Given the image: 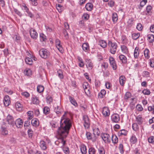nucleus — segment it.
Segmentation results:
<instances>
[{
  "label": "nucleus",
  "mask_w": 154,
  "mask_h": 154,
  "mask_svg": "<svg viewBox=\"0 0 154 154\" xmlns=\"http://www.w3.org/2000/svg\"><path fill=\"white\" fill-rule=\"evenodd\" d=\"M101 137L104 142L106 143H109L110 142V137L107 133H102Z\"/></svg>",
  "instance_id": "20e7f679"
},
{
  "label": "nucleus",
  "mask_w": 154,
  "mask_h": 154,
  "mask_svg": "<svg viewBox=\"0 0 154 154\" xmlns=\"http://www.w3.org/2000/svg\"><path fill=\"white\" fill-rule=\"evenodd\" d=\"M148 40L150 43L154 42V35L152 34H149L147 35Z\"/></svg>",
  "instance_id": "2f4dec72"
},
{
  "label": "nucleus",
  "mask_w": 154,
  "mask_h": 154,
  "mask_svg": "<svg viewBox=\"0 0 154 154\" xmlns=\"http://www.w3.org/2000/svg\"><path fill=\"white\" fill-rule=\"evenodd\" d=\"M93 5L92 4L90 3H88L85 6V8L86 10L88 11H91L93 8Z\"/></svg>",
  "instance_id": "a878e982"
},
{
  "label": "nucleus",
  "mask_w": 154,
  "mask_h": 154,
  "mask_svg": "<svg viewBox=\"0 0 154 154\" xmlns=\"http://www.w3.org/2000/svg\"><path fill=\"white\" fill-rule=\"evenodd\" d=\"M108 46L110 48V52L112 54H114L116 53L117 45L115 42H112L111 41H109Z\"/></svg>",
  "instance_id": "f03ea898"
},
{
  "label": "nucleus",
  "mask_w": 154,
  "mask_h": 154,
  "mask_svg": "<svg viewBox=\"0 0 154 154\" xmlns=\"http://www.w3.org/2000/svg\"><path fill=\"white\" fill-rule=\"evenodd\" d=\"M102 114L103 116L105 117H106L109 116L110 114V112L108 107H105L103 108Z\"/></svg>",
  "instance_id": "f8f14e48"
},
{
  "label": "nucleus",
  "mask_w": 154,
  "mask_h": 154,
  "mask_svg": "<svg viewBox=\"0 0 154 154\" xmlns=\"http://www.w3.org/2000/svg\"><path fill=\"white\" fill-rule=\"evenodd\" d=\"M83 119L84 122V126L85 128H88L90 126V122L88 116L86 115H84Z\"/></svg>",
  "instance_id": "39448f33"
},
{
  "label": "nucleus",
  "mask_w": 154,
  "mask_h": 154,
  "mask_svg": "<svg viewBox=\"0 0 154 154\" xmlns=\"http://www.w3.org/2000/svg\"><path fill=\"white\" fill-rule=\"evenodd\" d=\"M136 121L139 125H141L143 122L142 118L141 116L139 115L136 118Z\"/></svg>",
  "instance_id": "b1692460"
},
{
  "label": "nucleus",
  "mask_w": 154,
  "mask_h": 154,
  "mask_svg": "<svg viewBox=\"0 0 154 154\" xmlns=\"http://www.w3.org/2000/svg\"><path fill=\"white\" fill-rule=\"evenodd\" d=\"M125 82V77L123 75H121L119 77L120 85L122 86H123Z\"/></svg>",
  "instance_id": "5701e85b"
},
{
  "label": "nucleus",
  "mask_w": 154,
  "mask_h": 154,
  "mask_svg": "<svg viewBox=\"0 0 154 154\" xmlns=\"http://www.w3.org/2000/svg\"><path fill=\"white\" fill-rule=\"evenodd\" d=\"M132 128L133 130L135 131H137L139 130V126L136 123L133 124Z\"/></svg>",
  "instance_id": "49530a36"
},
{
  "label": "nucleus",
  "mask_w": 154,
  "mask_h": 154,
  "mask_svg": "<svg viewBox=\"0 0 154 154\" xmlns=\"http://www.w3.org/2000/svg\"><path fill=\"white\" fill-rule=\"evenodd\" d=\"M83 50L85 51H87L89 49V46L88 43H84L82 46Z\"/></svg>",
  "instance_id": "473e14b6"
},
{
  "label": "nucleus",
  "mask_w": 154,
  "mask_h": 154,
  "mask_svg": "<svg viewBox=\"0 0 154 154\" xmlns=\"http://www.w3.org/2000/svg\"><path fill=\"white\" fill-rule=\"evenodd\" d=\"M137 141V139L135 135L133 134L130 139V141L131 143L132 144H134L136 143Z\"/></svg>",
  "instance_id": "f3484780"
},
{
  "label": "nucleus",
  "mask_w": 154,
  "mask_h": 154,
  "mask_svg": "<svg viewBox=\"0 0 154 154\" xmlns=\"http://www.w3.org/2000/svg\"><path fill=\"white\" fill-rule=\"evenodd\" d=\"M80 150L82 154H86V146L84 145H82L80 146Z\"/></svg>",
  "instance_id": "f704fd0d"
},
{
  "label": "nucleus",
  "mask_w": 154,
  "mask_h": 154,
  "mask_svg": "<svg viewBox=\"0 0 154 154\" xmlns=\"http://www.w3.org/2000/svg\"><path fill=\"white\" fill-rule=\"evenodd\" d=\"M99 45L103 48H105L107 46L106 42L104 40H101L99 42Z\"/></svg>",
  "instance_id": "58836bf2"
},
{
  "label": "nucleus",
  "mask_w": 154,
  "mask_h": 154,
  "mask_svg": "<svg viewBox=\"0 0 154 154\" xmlns=\"http://www.w3.org/2000/svg\"><path fill=\"white\" fill-rule=\"evenodd\" d=\"M98 151L100 154H105V150L103 147H100L98 149Z\"/></svg>",
  "instance_id": "09e8293b"
},
{
  "label": "nucleus",
  "mask_w": 154,
  "mask_h": 154,
  "mask_svg": "<svg viewBox=\"0 0 154 154\" xmlns=\"http://www.w3.org/2000/svg\"><path fill=\"white\" fill-rule=\"evenodd\" d=\"M15 107L17 111H20L22 110L23 105L20 103L17 102L16 103Z\"/></svg>",
  "instance_id": "412c9836"
},
{
  "label": "nucleus",
  "mask_w": 154,
  "mask_h": 154,
  "mask_svg": "<svg viewBox=\"0 0 154 154\" xmlns=\"http://www.w3.org/2000/svg\"><path fill=\"white\" fill-rule=\"evenodd\" d=\"M32 100L33 104H38L39 103V100L37 97L33 96L32 97Z\"/></svg>",
  "instance_id": "72a5a7b5"
},
{
  "label": "nucleus",
  "mask_w": 154,
  "mask_h": 154,
  "mask_svg": "<svg viewBox=\"0 0 154 154\" xmlns=\"http://www.w3.org/2000/svg\"><path fill=\"white\" fill-rule=\"evenodd\" d=\"M140 34L139 33H133L132 35L133 39L134 40L137 39L140 36Z\"/></svg>",
  "instance_id": "a18cd8bd"
},
{
  "label": "nucleus",
  "mask_w": 154,
  "mask_h": 154,
  "mask_svg": "<svg viewBox=\"0 0 154 154\" xmlns=\"http://www.w3.org/2000/svg\"><path fill=\"white\" fill-rule=\"evenodd\" d=\"M24 73L25 75L27 76H30L32 75V71L31 69H26L25 70L24 72Z\"/></svg>",
  "instance_id": "4c0bfd02"
},
{
  "label": "nucleus",
  "mask_w": 154,
  "mask_h": 154,
  "mask_svg": "<svg viewBox=\"0 0 154 154\" xmlns=\"http://www.w3.org/2000/svg\"><path fill=\"white\" fill-rule=\"evenodd\" d=\"M152 8L150 5H148L146 8V11L148 14H149L151 10L152 9Z\"/></svg>",
  "instance_id": "680f3d73"
},
{
  "label": "nucleus",
  "mask_w": 154,
  "mask_h": 154,
  "mask_svg": "<svg viewBox=\"0 0 154 154\" xmlns=\"http://www.w3.org/2000/svg\"><path fill=\"white\" fill-rule=\"evenodd\" d=\"M60 136V138L58 139V140L56 141L55 142V143L57 145H59L60 144H62V146H63L65 144V141L63 139L65 137H63L61 136Z\"/></svg>",
  "instance_id": "2eb2a0df"
},
{
  "label": "nucleus",
  "mask_w": 154,
  "mask_h": 154,
  "mask_svg": "<svg viewBox=\"0 0 154 154\" xmlns=\"http://www.w3.org/2000/svg\"><path fill=\"white\" fill-rule=\"evenodd\" d=\"M86 135L88 140H91L92 135L90 132H87L86 133Z\"/></svg>",
  "instance_id": "6e6d98bb"
},
{
  "label": "nucleus",
  "mask_w": 154,
  "mask_h": 154,
  "mask_svg": "<svg viewBox=\"0 0 154 154\" xmlns=\"http://www.w3.org/2000/svg\"><path fill=\"white\" fill-rule=\"evenodd\" d=\"M142 93L145 95H149L150 94V92L149 90L146 89H144Z\"/></svg>",
  "instance_id": "864d4df0"
},
{
  "label": "nucleus",
  "mask_w": 154,
  "mask_h": 154,
  "mask_svg": "<svg viewBox=\"0 0 154 154\" xmlns=\"http://www.w3.org/2000/svg\"><path fill=\"white\" fill-rule=\"evenodd\" d=\"M47 103L50 104L52 102V97L50 96H48L46 98Z\"/></svg>",
  "instance_id": "8fccbe9b"
},
{
  "label": "nucleus",
  "mask_w": 154,
  "mask_h": 154,
  "mask_svg": "<svg viewBox=\"0 0 154 154\" xmlns=\"http://www.w3.org/2000/svg\"><path fill=\"white\" fill-rule=\"evenodd\" d=\"M50 112V108L47 106H45L43 109V113L45 115L48 114Z\"/></svg>",
  "instance_id": "c9c22d12"
},
{
  "label": "nucleus",
  "mask_w": 154,
  "mask_h": 154,
  "mask_svg": "<svg viewBox=\"0 0 154 154\" xmlns=\"http://www.w3.org/2000/svg\"><path fill=\"white\" fill-rule=\"evenodd\" d=\"M32 125L33 126H36L39 125V121L37 119H33L31 121Z\"/></svg>",
  "instance_id": "393cba45"
},
{
  "label": "nucleus",
  "mask_w": 154,
  "mask_h": 154,
  "mask_svg": "<svg viewBox=\"0 0 154 154\" xmlns=\"http://www.w3.org/2000/svg\"><path fill=\"white\" fill-rule=\"evenodd\" d=\"M137 29L139 31H141L142 29V25L141 23H138L137 26Z\"/></svg>",
  "instance_id": "338daca9"
},
{
  "label": "nucleus",
  "mask_w": 154,
  "mask_h": 154,
  "mask_svg": "<svg viewBox=\"0 0 154 154\" xmlns=\"http://www.w3.org/2000/svg\"><path fill=\"white\" fill-rule=\"evenodd\" d=\"M86 65L87 68L89 70H91L93 67V63L90 59H86L85 60Z\"/></svg>",
  "instance_id": "9d476101"
},
{
  "label": "nucleus",
  "mask_w": 154,
  "mask_h": 154,
  "mask_svg": "<svg viewBox=\"0 0 154 154\" xmlns=\"http://www.w3.org/2000/svg\"><path fill=\"white\" fill-rule=\"evenodd\" d=\"M69 99L71 103L75 106H78V104L75 99L71 96L69 97Z\"/></svg>",
  "instance_id": "cd10ccee"
},
{
  "label": "nucleus",
  "mask_w": 154,
  "mask_h": 154,
  "mask_svg": "<svg viewBox=\"0 0 154 154\" xmlns=\"http://www.w3.org/2000/svg\"><path fill=\"white\" fill-rule=\"evenodd\" d=\"M14 11L15 12L16 14H17L20 17H21L22 16V14L21 12L19 11L17 9H14Z\"/></svg>",
  "instance_id": "774afa93"
},
{
  "label": "nucleus",
  "mask_w": 154,
  "mask_h": 154,
  "mask_svg": "<svg viewBox=\"0 0 154 154\" xmlns=\"http://www.w3.org/2000/svg\"><path fill=\"white\" fill-rule=\"evenodd\" d=\"M96 150L93 147L90 148L88 150L89 154H95Z\"/></svg>",
  "instance_id": "3c124183"
},
{
  "label": "nucleus",
  "mask_w": 154,
  "mask_h": 154,
  "mask_svg": "<svg viewBox=\"0 0 154 154\" xmlns=\"http://www.w3.org/2000/svg\"><path fill=\"white\" fill-rule=\"evenodd\" d=\"M117 14L116 13H114L112 14V20L114 23H116L118 20Z\"/></svg>",
  "instance_id": "bb28decb"
},
{
  "label": "nucleus",
  "mask_w": 154,
  "mask_h": 154,
  "mask_svg": "<svg viewBox=\"0 0 154 154\" xmlns=\"http://www.w3.org/2000/svg\"><path fill=\"white\" fill-rule=\"evenodd\" d=\"M109 61L113 69L114 70H116L117 68V66L114 59L112 57H110Z\"/></svg>",
  "instance_id": "423d86ee"
},
{
  "label": "nucleus",
  "mask_w": 154,
  "mask_h": 154,
  "mask_svg": "<svg viewBox=\"0 0 154 154\" xmlns=\"http://www.w3.org/2000/svg\"><path fill=\"white\" fill-rule=\"evenodd\" d=\"M147 2V0H142L140 2V5L138 6L139 9L141 10L142 8L146 4Z\"/></svg>",
  "instance_id": "4be33fe9"
},
{
  "label": "nucleus",
  "mask_w": 154,
  "mask_h": 154,
  "mask_svg": "<svg viewBox=\"0 0 154 154\" xmlns=\"http://www.w3.org/2000/svg\"><path fill=\"white\" fill-rule=\"evenodd\" d=\"M127 134V132L126 130L125 129H122L120 130L119 132V135H126Z\"/></svg>",
  "instance_id": "c03bdc74"
},
{
  "label": "nucleus",
  "mask_w": 154,
  "mask_h": 154,
  "mask_svg": "<svg viewBox=\"0 0 154 154\" xmlns=\"http://www.w3.org/2000/svg\"><path fill=\"white\" fill-rule=\"evenodd\" d=\"M121 48L122 52L125 54H128L129 53L128 48L124 45H121Z\"/></svg>",
  "instance_id": "6ab92c4d"
},
{
  "label": "nucleus",
  "mask_w": 154,
  "mask_h": 154,
  "mask_svg": "<svg viewBox=\"0 0 154 154\" xmlns=\"http://www.w3.org/2000/svg\"><path fill=\"white\" fill-rule=\"evenodd\" d=\"M7 121L8 124L12 125L14 123L13 117L11 115H8L7 117Z\"/></svg>",
  "instance_id": "dca6fc26"
},
{
  "label": "nucleus",
  "mask_w": 154,
  "mask_h": 154,
  "mask_svg": "<svg viewBox=\"0 0 154 154\" xmlns=\"http://www.w3.org/2000/svg\"><path fill=\"white\" fill-rule=\"evenodd\" d=\"M14 123L16 127L18 128H21L23 126V122L22 120L20 119H17Z\"/></svg>",
  "instance_id": "9b49d317"
},
{
  "label": "nucleus",
  "mask_w": 154,
  "mask_h": 154,
  "mask_svg": "<svg viewBox=\"0 0 154 154\" xmlns=\"http://www.w3.org/2000/svg\"><path fill=\"white\" fill-rule=\"evenodd\" d=\"M82 18L86 20H88L89 17V15L87 14H84L82 16Z\"/></svg>",
  "instance_id": "0e129e2a"
},
{
  "label": "nucleus",
  "mask_w": 154,
  "mask_h": 154,
  "mask_svg": "<svg viewBox=\"0 0 154 154\" xmlns=\"http://www.w3.org/2000/svg\"><path fill=\"white\" fill-rule=\"evenodd\" d=\"M133 19L132 18L129 19L127 22L128 25L131 26L133 23Z\"/></svg>",
  "instance_id": "69168bd1"
},
{
  "label": "nucleus",
  "mask_w": 154,
  "mask_h": 154,
  "mask_svg": "<svg viewBox=\"0 0 154 154\" xmlns=\"http://www.w3.org/2000/svg\"><path fill=\"white\" fill-rule=\"evenodd\" d=\"M111 140L112 142L114 144L118 142V138L116 135H112V136Z\"/></svg>",
  "instance_id": "7c9ffc66"
},
{
  "label": "nucleus",
  "mask_w": 154,
  "mask_h": 154,
  "mask_svg": "<svg viewBox=\"0 0 154 154\" xmlns=\"http://www.w3.org/2000/svg\"><path fill=\"white\" fill-rule=\"evenodd\" d=\"M33 134V131L31 129H29L28 131V134L29 137L31 138Z\"/></svg>",
  "instance_id": "e2e57ef3"
},
{
  "label": "nucleus",
  "mask_w": 154,
  "mask_h": 154,
  "mask_svg": "<svg viewBox=\"0 0 154 154\" xmlns=\"http://www.w3.org/2000/svg\"><path fill=\"white\" fill-rule=\"evenodd\" d=\"M58 76L61 79H63V72L61 70L59 69L57 72Z\"/></svg>",
  "instance_id": "a19ab883"
},
{
  "label": "nucleus",
  "mask_w": 154,
  "mask_h": 154,
  "mask_svg": "<svg viewBox=\"0 0 154 154\" xmlns=\"http://www.w3.org/2000/svg\"><path fill=\"white\" fill-rule=\"evenodd\" d=\"M119 58L122 63L124 64H125L127 63V59L126 56L125 55L121 54L119 56Z\"/></svg>",
  "instance_id": "ddd939ff"
},
{
  "label": "nucleus",
  "mask_w": 154,
  "mask_h": 154,
  "mask_svg": "<svg viewBox=\"0 0 154 154\" xmlns=\"http://www.w3.org/2000/svg\"><path fill=\"white\" fill-rule=\"evenodd\" d=\"M148 140L149 143H154V137H150L148 138Z\"/></svg>",
  "instance_id": "4d7b16f0"
},
{
  "label": "nucleus",
  "mask_w": 154,
  "mask_h": 154,
  "mask_svg": "<svg viewBox=\"0 0 154 154\" xmlns=\"http://www.w3.org/2000/svg\"><path fill=\"white\" fill-rule=\"evenodd\" d=\"M121 40L123 44L127 43L128 42L127 39L125 35H123L122 36Z\"/></svg>",
  "instance_id": "de8ad7c7"
},
{
  "label": "nucleus",
  "mask_w": 154,
  "mask_h": 154,
  "mask_svg": "<svg viewBox=\"0 0 154 154\" xmlns=\"http://www.w3.org/2000/svg\"><path fill=\"white\" fill-rule=\"evenodd\" d=\"M40 146L42 149L45 150L46 149L47 147L46 143L43 140H42L40 142Z\"/></svg>",
  "instance_id": "c85d7f7f"
},
{
  "label": "nucleus",
  "mask_w": 154,
  "mask_h": 154,
  "mask_svg": "<svg viewBox=\"0 0 154 154\" xmlns=\"http://www.w3.org/2000/svg\"><path fill=\"white\" fill-rule=\"evenodd\" d=\"M40 38L42 41H45L47 40L46 36L42 33L40 34Z\"/></svg>",
  "instance_id": "37998d69"
},
{
  "label": "nucleus",
  "mask_w": 154,
  "mask_h": 154,
  "mask_svg": "<svg viewBox=\"0 0 154 154\" xmlns=\"http://www.w3.org/2000/svg\"><path fill=\"white\" fill-rule=\"evenodd\" d=\"M39 54L41 57L44 59L49 57L50 55L49 52L45 49H41L39 51Z\"/></svg>",
  "instance_id": "7ed1b4c3"
},
{
  "label": "nucleus",
  "mask_w": 154,
  "mask_h": 154,
  "mask_svg": "<svg viewBox=\"0 0 154 154\" xmlns=\"http://www.w3.org/2000/svg\"><path fill=\"white\" fill-rule=\"evenodd\" d=\"M51 126L53 128H57L58 135L63 137H66L72 125L70 120L69 119H61L60 122V127L58 126L57 123H53Z\"/></svg>",
  "instance_id": "f257e3e1"
},
{
  "label": "nucleus",
  "mask_w": 154,
  "mask_h": 154,
  "mask_svg": "<svg viewBox=\"0 0 154 154\" xmlns=\"http://www.w3.org/2000/svg\"><path fill=\"white\" fill-rule=\"evenodd\" d=\"M139 48L138 47L135 48L134 52V56L135 58H137L139 54Z\"/></svg>",
  "instance_id": "c756f323"
},
{
  "label": "nucleus",
  "mask_w": 154,
  "mask_h": 154,
  "mask_svg": "<svg viewBox=\"0 0 154 154\" xmlns=\"http://www.w3.org/2000/svg\"><path fill=\"white\" fill-rule=\"evenodd\" d=\"M83 88L85 90V92L87 94L88 93H90V91L89 90V85L87 83H85L83 85Z\"/></svg>",
  "instance_id": "a211bd4d"
},
{
  "label": "nucleus",
  "mask_w": 154,
  "mask_h": 154,
  "mask_svg": "<svg viewBox=\"0 0 154 154\" xmlns=\"http://www.w3.org/2000/svg\"><path fill=\"white\" fill-rule=\"evenodd\" d=\"M5 92H7L9 94H13V91L10 89H9L7 88H5L4 89Z\"/></svg>",
  "instance_id": "bf43d9fd"
},
{
  "label": "nucleus",
  "mask_w": 154,
  "mask_h": 154,
  "mask_svg": "<svg viewBox=\"0 0 154 154\" xmlns=\"http://www.w3.org/2000/svg\"><path fill=\"white\" fill-rule=\"evenodd\" d=\"M29 33L31 37L35 39H36L38 37V33L35 30L31 28L29 30Z\"/></svg>",
  "instance_id": "0eeeda50"
},
{
  "label": "nucleus",
  "mask_w": 154,
  "mask_h": 154,
  "mask_svg": "<svg viewBox=\"0 0 154 154\" xmlns=\"http://www.w3.org/2000/svg\"><path fill=\"white\" fill-rule=\"evenodd\" d=\"M149 51L148 49H146L144 52V54L145 57L147 59H148L149 57Z\"/></svg>",
  "instance_id": "79ce46f5"
},
{
  "label": "nucleus",
  "mask_w": 154,
  "mask_h": 154,
  "mask_svg": "<svg viewBox=\"0 0 154 154\" xmlns=\"http://www.w3.org/2000/svg\"><path fill=\"white\" fill-rule=\"evenodd\" d=\"M123 146L122 144H120L119 147V149L120 151V152L121 154H122L124 153V151L123 150Z\"/></svg>",
  "instance_id": "13d9d810"
},
{
  "label": "nucleus",
  "mask_w": 154,
  "mask_h": 154,
  "mask_svg": "<svg viewBox=\"0 0 154 154\" xmlns=\"http://www.w3.org/2000/svg\"><path fill=\"white\" fill-rule=\"evenodd\" d=\"M111 119L113 122L118 123L120 120L119 116L117 113L112 114L111 116Z\"/></svg>",
  "instance_id": "6e6552de"
},
{
  "label": "nucleus",
  "mask_w": 154,
  "mask_h": 154,
  "mask_svg": "<svg viewBox=\"0 0 154 154\" xmlns=\"http://www.w3.org/2000/svg\"><path fill=\"white\" fill-rule=\"evenodd\" d=\"M55 42L56 46L58 50L60 52H63V48L61 45H60V40L58 39H57L55 40Z\"/></svg>",
  "instance_id": "1a4fd4ad"
},
{
  "label": "nucleus",
  "mask_w": 154,
  "mask_h": 154,
  "mask_svg": "<svg viewBox=\"0 0 154 154\" xmlns=\"http://www.w3.org/2000/svg\"><path fill=\"white\" fill-rule=\"evenodd\" d=\"M131 94L130 93L127 92L125 94L124 98L125 100H128L131 97Z\"/></svg>",
  "instance_id": "5fc2aeb1"
},
{
  "label": "nucleus",
  "mask_w": 154,
  "mask_h": 154,
  "mask_svg": "<svg viewBox=\"0 0 154 154\" xmlns=\"http://www.w3.org/2000/svg\"><path fill=\"white\" fill-rule=\"evenodd\" d=\"M63 33L64 35V36L66 39H68L69 38L68 34L66 29H64L63 31Z\"/></svg>",
  "instance_id": "603ef678"
},
{
  "label": "nucleus",
  "mask_w": 154,
  "mask_h": 154,
  "mask_svg": "<svg viewBox=\"0 0 154 154\" xmlns=\"http://www.w3.org/2000/svg\"><path fill=\"white\" fill-rule=\"evenodd\" d=\"M10 98L8 95H6L4 98L3 103L4 105L6 106H8L10 103Z\"/></svg>",
  "instance_id": "4468645a"
},
{
  "label": "nucleus",
  "mask_w": 154,
  "mask_h": 154,
  "mask_svg": "<svg viewBox=\"0 0 154 154\" xmlns=\"http://www.w3.org/2000/svg\"><path fill=\"white\" fill-rule=\"evenodd\" d=\"M148 110L149 111L152 112L153 114H154V106H149L148 107Z\"/></svg>",
  "instance_id": "052dcab7"
},
{
  "label": "nucleus",
  "mask_w": 154,
  "mask_h": 154,
  "mask_svg": "<svg viewBox=\"0 0 154 154\" xmlns=\"http://www.w3.org/2000/svg\"><path fill=\"white\" fill-rule=\"evenodd\" d=\"M54 111L57 114H60L61 113L62 109L59 106H57L55 107Z\"/></svg>",
  "instance_id": "aec40b11"
},
{
  "label": "nucleus",
  "mask_w": 154,
  "mask_h": 154,
  "mask_svg": "<svg viewBox=\"0 0 154 154\" xmlns=\"http://www.w3.org/2000/svg\"><path fill=\"white\" fill-rule=\"evenodd\" d=\"M44 86L42 85H38L37 88V91L39 93L42 92L44 91Z\"/></svg>",
  "instance_id": "e433bc0d"
},
{
  "label": "nucleus",
  "mask_w": 154,
  "mask_h": 154,
  "mask_svg": "<svg viewBox=\"0 0 154 154\" xmlns=\"http://www.w3.org/2000/svg\"><path fill=\"white\" fill-rule=\"evenodd\" d=\"M25 61L26 63L29 65H31L32 64V59L29 57H26L25 59Z\"/></svg>",
  "instance_id": "ea45409f"
}]
</instances>
